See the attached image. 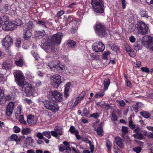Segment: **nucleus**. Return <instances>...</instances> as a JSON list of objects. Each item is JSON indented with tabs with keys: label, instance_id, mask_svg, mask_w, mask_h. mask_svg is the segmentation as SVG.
Returning a JSON list of instances; mask_svg holds the SVG:
<instances>
[{
	"label": "nucleus",
	"instance_id": "obj_56",
	"mask_svg": "<svg viewBox=\"0 0 153 153\" xmlns=\"http://www.w3.org/2000/svg\"><path fill=\"white\" fill-rule=\"evenodd\" d=\"M43 136L44 135L43 134V132L42 133L38 132L37 133L36 136L39 139H42L44 138Z\"/></svg>",
	"mask_w": 153,
	"mask_h": 153
},
{
	"label": "nucleus",
	"instance_id": "obj_54",
	"mask_svg": "<svg viewBox=\"0 0 153 153\" xmlns=\"http://www.w3.org/2000/svg\"><path fill=\"white\" fill-rule=\"evenodd\" d=\"M37 33L39 34L40 35L43 36L45 35V33L44 30H42L41 31H36Z\"/></svg>",
	"mask_w": 153,
	"mask_h": 153
},
{
	"label": "nucleus",
	"instance_id": "obj_19",
	"mask_svg": "<svg viewBox=\"0 0 153 153\" xmlns=\"http://www.w3.org/2000/svg\"><path fill=\"white\" fill-rule=\"evenodd\" d=\"M71 85L70 82H68L65 85L64 90V97L67 98L68 96V92Z\"/></svg>",
	"mask_w": 153,
	"mask_h": 153
},
{
	"label": "nucleus",
	"instance_id": "obj_22",
	"mask_svg": "<svg viewBox=\"0 0 153 153\" xmlns=\"http://www.w3.org/2000/svg\"><path fill=\"white\" fill-rule=\"evenodd\" d=\"M128 120H129L128 125L130 128L132 129H135L136 128V125L133 123L132 120V117L131 116L128 118Z\"/></svg>",
	"mask_w": 153,
	"mask_h": 153
},
{
	"label": "nucleus",
	"instance_id": "obj_45",
	"mask_svg": "<svg viewBox=\"0 0 153 153\" xmlns=\"http://www.w3.org/2000/svg\"><path fill=\"white\" fill-rule=\"evenodd\" d=\"M145 135L149 138H153V133L146 132Z\"/></svg>",
	"mask_w": 153,
	"mask_h": 153
},
{
	"label": "nucleus",
	"instance_id": "obj_46",
	"mask_svg": "<svg viewBox=\"0 0 153 153\" xmlns=\"http://www.w3.org/2000/svg\"><path fill=\"white\" fill-rule=\"evenodd\" d=\"M124 46L126 51L128 53L132 50L131 47L127 44H125Z\"/></svg>",
	"mask_w": 153,
	"mask_h": 153
},
{
	"label": "nucleus",
	"instance_id": "obj_55",
	"mask_svg": "<svg viewBox=\"0 0 153 153\" xmlns=\"http://www.w3.org/2000/svg\"><path fill=\"white\" fill-rule=\"evenodd\" d=\"M132 108L134 109V111L136 113H137L138 111V108L136 104H133L132 105Z\"/></svg>",
	"mask_w": 153,
	"mask_h": 153
},
{
	"label": "nucleus",
	"instance_id": "obj_47",
	"mask_svg": "<svg viewBox=\"0 0 153 153\" xmlns=\"http://www.w3.org/2000/svg\"><path fill=\"white\" fill-rule=\"evenodd\" d=\"M82 140L85 142V143H88L89 144H91V142L90 140H88V138L86 137H83L82 138Z\"/></svg>",
	"mask_w": 153,
	"mask_h": 153
},
{
	"label": "nucleus",
	"instance_id": "obj_38",
	"mask_svg": "<svg viewBox=\"0 0 153 153\" xmlns=\"http://www.w3.org/2000/svg\"><path fill=\"white\" fill-rule=\"evenodd\" d=\"M54 131L56 132L57 135H61L62 134V131L61 129H59L57 127L54 128Z\"/></svg>",
	"mask_w": 153,
	"mask_h": 153
},
{
	"label": "nucleus",
	"instance_id": "obj_60",
	"mask_svg": "<svg viewBox=\"0 0 153 153\" xmlns=\"http://www.w3.org/2000/svg\"><path fill=\"white\" fill-rule=\"evenodd\" d=\"M22 111V109L20 107H17V110L16 113V115L18 116V114H20L21 113V112Z\"/></svg>",
	"mask_w": 153,
	"mask_h": 153
},
{
	"label": "nucleus",
	"instance_id": "obj_2",
	"mask_svg": "<svg viewBox=\"0 0 153 153\" xmlns=\"http://www.w3.org/2000/svg\"><path fill=\"white\" fill-rule=\"evenodd\" d=\"M15 77V80L18 85L21 87H22V89L25 88L24 90L25 93L30 94L32 95H34L36 91L35 88L29 85L25 86L24 84L25 77L22 72L19 71L16 73Z\"/></svg>",
	"mask_w": 153,
	"mask_h": 153
},
{
	"label": "nucleus",
	"instance_id": "obj_23",
	"mask_svg": "<svg viewBox=\"0 0 153 153\" xmlns=\"http://www.w3.org/2000/svg\"><path fill=\"white\" fill-rule=\"evenodd\" d=\"M6 100H13L16 98L15 93H13L4 96Z\"/></svg>",
	"mask_w": 153,
	"mask_h": 153
},
{
	"label": "nucleus",
	"instance_id": "obj_5",
	"mask_svg": "<svg viewBox=\"0 0 153 153\" xmlns=\"http://www.w3.org/2000/svg\"><path fill=\"white\" fill-rule=\"evenodd\" d=\"M136 27L138 33L143 35L147 34L149 27L145 23L141 21H140L137 23Z\"/></svg>",
	"mask_w": 153,
	"mask_h": 153
},
{
	"label": "nucleus",
	"instance_id": "obj_26",
	"mask_svg": "<svg viewBox=\"0 0 153 153\" xmlns=\"http://www.w3.org/2000/svg\"><path fill=\"white\" fill-rule=\"evenodd\" d=\"M121 131H122V135L123 137L125 134L128 132V128L127 127L123 126H122Z\"/></svg>",
	"mask_w": 153,
	"mask_h": 153
},
{
	"label": "nucleus",
	"instance_id": "obj_62",
	"mask_svg": "<svg viewBox=\"0 0 153 153\" xmlns=\"http://www.w3.org/2000/svg\"><path fill=\"white\" fill-rule=\"evenodd\" d=\"M90 149V152L91 153H93L94 151V146L93 145L91 144H91H89Z\"/></svg>",
	"mask_w": 153,
	"mask_h": 153
},
{
	"label": "nucleus",
	"instance_id": "obj_31",
	"mask_svg": "<svg viewBox=\"0 0 153 153\" xmlns=\"http://www.w3.org/2000/svg\"><path fill=\"white\" fill-rule=\"evenodd\" d=\"M23 61L22 59H19L15 61V64L18 66L22 67L23 66Z\"/></svg>",
	"mask_w": 153,
	"mask_h": 153
},
{
	"label": "nucleus",
	"instance_id": "obj_63",
	"mask_svg": "<svg viewBox=\"0 0 153 153\" xmlns=\"http://www.w3.org/2000/svg\"><path fill=\"white\" fill-rule=\"evenodd\" d=\"M27 25L28 26V28L29 30L33 27V22H32L30 21L27 23Z\"/></svg>",
	"mask_w": 153,
	"mask_h": 153
},
{
	"label": "nucleus",
	"instance_id": "obj_13",
	"mask_svg": "<svg viewBox=\"0 0 153 153\" xmlns=\"http://www.w3.org/2000/svg\"><path fill=\"white\" fill-rule=\"evenodd\" d=\"M15 103L12 102H10L7 106L6 109V114L8 116H10L12 114L14 109Z\"/></svg>",
	"mask_w": 153,
	"mask_h": 153
},
{
	"label": "nucleus",
	"instance_id": "obj_43",
	"mask_svg": "<svg viewBox=\"0 0 153 153\" xmlns=\"http://www.w3.org/2000/svg\"><path fill=\"white\" fill-rule=\"evenodd\" d=\"M106 145L107 147L108 148V149L109 150H110L112 146V143L109 140H107Z\"/></svg>",
	"mask_w": 153,
	"mask_h": 153
},
{
	"label": "nucleus",
	"instance_id": "obj_29",
	"mask_svg": "<svg viewBox=\"0 0 153 153\" xmlns=\"http://www.w3.org/2000/svg\"><path fill=\"white\" fill-rule=\"evenodd\" d=\"M96 131L97 132V134L100 136H102L103 135V129L100 127L97 128V129H95Z\"/></svg>",
	"mask_w": 153,
	"mask_h": 153
},
{
	"label": "nucleus",
	"instance_id": "obj_1",
	"mask_svg": "<svg viewBox=\"0 0 153 153\" xmlns=\"http://www.w3.org/2000/svg\"><path fill=\"white\" fill-rule=\"evenodd\" d=\"M62 37V34L60 33H57L51 36L48 37L47 40V45L46 46L47 49L54 53L56 50L54 45L60 44Z\"/></svg>",
	"mask_w": 153,
	"mask_h": 153
},
{
	"label": "nucleus",
	"instance_id": "obj_28",
	"mask_svg": "<svg viewBox=\"0 0 153 153\" xmlns=\"http://www.w3.org/2000/svg\"><path fill=\"white\" fill-rule=\"evenodd\" d=\"M2 67L3 68L7 70L10 68L11 67V65L8 63L4 62L2 64Z\"/></svg>",
	"mask_w": 153,
	"mask_h": 153
},
{
	"label": "nucleus",
	"instance_id": "obj_16",
	"mask_svg": "<svg viewBox=\"0 0 153 153\" xmlns=\"http://www.w3.org/2000/svg\"><path fill=\"white\" fill-rule=\"evenodd\" d=\"M69 131L70 132L71 134H74L76 137V139L78 140L81 139V137L79 135V132L77 130H76L74 127L73 126L70 127Z\"/></svg>",
	"mask_w": 153,
	"mask_h": 153
},
{
	"label": "nucleus",
	"instance_id": "obj_30",
	"mask_svg": "<svg viewBox=\"0 0 153 153\" xmlns=\"http://www.w3.org/2000/svg\"><path fill=\"white\" fill-rule=\"evenodd\" d=\"M140 14L142 17H145L147 18H149V16L147 14V11L145 10H142L140 13Z\"/></svg>",
	"mask_w": 153,
	"mask_h": 153
},
{
	"label": "nucleus",
	"instance_id": "obj_51",
	"mask_svg": "<svg viewBox=\"0 0 153 153\" xmlns=\"http://www.w3.org/2000/svg\"><path fill=\"white\" fill-rule=\"evenodd\" d=\"M130 56L132 57H134L135 56L136 54L133 49H132L128 52Z\"/></svg>",
	"mask_w": 153,
	"mask_h": 153
},
{
	"label": "nucleus",
	"instance_id": "obj_10",
	"mask_svg": "<svg viewBox=\"0 0 153 153\" xmlns=\"http://www.w3.org/2000/svg\"><path fill=\"white\" fill-rule=\"evenodd\" d=\"M92 47L93 50L96 52H102L105 48L104 45L100 42L94 43Z\"/></svg>",
	"mask_w": 153,
	"mask_h": 153
},
{
	"label": "nucleus",
	"instance_id": "obj_61",
	"mask_svg": "<svg viewBox=\"0 0 153 153\" xmlns=\"http://www.w3.org/2000/svg\"><path fill=\"white\" fill-rule=\"evenodd\" d=\"M90 117H94V118L96 119L99 117V115L97 113H94L92 114H91L90 115Z\"/></svg>",
	"mask_w": 153,
	"mask_h": 153
},
{
	"label": "nucleus",
	"instance_id": "obj_24",
	"mask_svg": "<svg viewBox=\"0 0 153 153\" xmlns=\"http://www.w3.org/2000/svg\"><path fill=\"white\" fill-rule=\"evenodd\" d=\"M110 84V79H105L103 82L104 88L105 90H107Z\"/></svg>",
	"mask_w": 153,
	"mask_h": 153
},
{
	"label": "nucleus",
	"instance_id": "obj_50",
	"mask_svg": "<svg viewBox=\"0 0 153 153\" xmlns=\"http://www.w3.org/2000/svg\"><path fill=\"white\" fill-rule=\"evenodd\" d=\"M13 130L14 132L16 133H19L20 132V129L17 126H15L13 127Z\"/></svg>",
	"mask_w": 153,
	"mask_h": 153
},
{
	"label": "nucleus",
	"instance_id": "obj_12",
	"mask_svg": "<svg viewBox=\"0 0 153 153\" xmlns=\"http://www.w3.org/2000/svg\"><path fill=\"white\" fill-rule=\"evenodd\" d=\"M144 40L146 39V47L147 48L153 51V37L151 36H145L143 38Z\"/></svg>",
	"mask_w": 153,
	"mask_h": 153
},
{
	"label": "nucleus",
	"instance_id": "obj_39",
	"mask_svg": "<svg viewBox=\"0 0 153 153\" xmlns=\"http://www.w3.org/2000/svg\"><path fill=\"white\" fill-rule=\"evenodd\" d=\"M111 120L114 121H115L117 120V117L115 114L114 113H112L111 115Z\"/></svg>",
	"mask_w": 153,
	"mask_h": 153
},
{
	"label": "nucleus",
	"instance_id": "obj_8",
	"mask_svg": "<svg viewBox=\"0 0 153 153\" xmlns=\"http://www.w3.org/2000/svg\"><path fill=\"white\" fill-rule=\"evenodd\" d=\"M96 33L100 37H102L106 34L104 26L101 24H99L96 25Z\"/></svg>",
	"mask_w": 153,
	"mask_h": 153
},
{
	"label": "nucleus",
	"instance_id": "obj_21",
	"mask_svg": "<svg viewBox=\"0 0 153 153\" xmlns=\"http://www.w3.org/2000/svg\"><path fill=\"white\" fill-rule=\"evenodd\" d=\"M67 45L68 47L69 48H72L76 46V42L74 41L69 40L67 41Z\"/></svg>",
	"mask_w": 153,
	"mask_h": 153
},
{
	"label": "nucleus",
	"instance_id": "obj_18",
	"mask_svg": "<svg viewBox=\"0 0 153 153\" xmlns=\"http://www.w3.org/2000/svg\"><path fill=\"white\" fill-rule=\"evenodd\" d=\"M23 38L25 40H28L30 38L32 35V33L30 30H24L23 31Z\"/></svg>",
	"mask_w": 153,
	"mask_h": 153
},
{
	"label": "nucleus",
	"instance_id": "obj_44",
	"mask_svg": "<svg viewBox=\"0 0 153 153\" xmlns=\"http://www.w3.org/2000/svg\"><path fill=\"white\" fill-rule=\"evenodd\" d=\"M111 49L112 50L115 51L117 52H118L119 51V48L116 45H114L112 46Z\"/></svg>",
	"mask_w": 153,
	"mask_h": 153
},
{
	"label": "nucleus",
	"instance_id": "obj_34",
	"mask_svg": "<svg viewBox=\"0 0 153 153\" xmlns=\"http://www.w3.org/2000/svg\"><path fill=\"white\" fill-rule=\"evenodd\" d=\"M19 121L21 123L25 125L26 124V123L25 121L24 120V116L23 115L19 116Z\"/></svg>",
	"mask_w": 153,
	"mask_h": 153
},
{
	"label": "nucleus",
	"instance_id": "obj_57",
	"mask_svg": "<svg viewBox=\"0 0 153 153\" xmlns=\"http://www.w3.org/2000/svg\"><path fill=\"white\" fill-rule=\"evenodd\" d=\"M68 147V146H61L59 148V150L61 152H63L64 150L65 151L66 150V148H67V147Z\"/></svg>",
	"mask_w": 153,
	"mask_h": 153
},
{
	"label": "nucleus",
	"instance_id": "obj_15",
	"mask_svg": "<svg viewBox=\"0 0 153 153\" xmlns=\"http://www.w3.org/2000/svg\"><path fill=\"white\" fill-rule=\"evenodd\" d=\"M27 121L29 126H34L36 123V120L34 116L30 114L27 117Z\"/></svg>",
	"mask_w": 153,
	"mask_h": 153
},
{
	"label": "nucleus",
	"instance_id": "obj_37",
	"mask_svg": "<svg viewBox=\"0 0 153 153\" xmlns=\"http://www.w3.org/2000/svg\"><path fill=\"white\" fill-rule=\"evenodd\" d=\"M27 144L31 145L33 142V140L31 137H27L26 139Z\"/></svg>",
	"mask_w": 153,
	"mask_h": 153
},
{
	"label": "nucleus",
	"instance_id": "obj_11",
	"mask_svg": "<svg viewBox=\"0 0 153 153\" xmlns=\"http://www.w3.org/2000/svg\"><path fill=\"white\" fill-rule=\"evenodd\" d=\"M2 29L5 30H13L15 29V25L10 21H5L2 25Z\"/></svg>",
	"mask_w": 153,
	"mask_h": 153
},
{
	"label": "nucleus",
	"instance_id": "obj_17",
	"mask_svg": "<svg viewBox=\"0 0 153 153\" xmlns=\"http://www.w3.org/2000/svg\"><path fill=\"white\" fill-rule=\"evenodd\" d=\"M115 139L117 144L120 148L123 149L124 145L122 139L119 137H115Z\"/></svg>",
	"mask_w": 153,
	"mask_h": 153
},
{
	"label": "nucleus",
	"instance_id": "obj_3",
	"mask_svg": "<svg viewBox=\"0 0 153 153\" xmlns=\"http://www.w3.org/2000/svg\"><path fill=\"white\" fill-rule=\"evenodd\" d=\"M48 100H45L43 101L44 106L47 109L51 110L53 112L57 111L59 109V107L58 105L55 102L53 101L48 96Z\"/></svg>",
	"mask_w": 153,
	"mask_h": 153
},
{
	"label": "nucleus",
	"instance_id": "obj_20",
	"mask_svg": "<svg viewBox=\"0 0 153 153\" xmlns=\"http://www.w3.org/2000/svg\"><path fill=\"white\" fill-rule=\"evenodd\" d=\"M9 140L10 141H16V143H17L21 140V138L20 137L18 138V136L16 134H13L10 137Z\"/></svg>",
	"mask_w": 153,
	"mask_h": 153
},
{
	"label": "nucleus",
	"instance_id": "obj_64",
	"mask_svg": "<svg viewBox=\"0 0 153 153\" xmlns=\"http://www.w3.org/2000/svg\"><path fill=\"white\" fill-rule=\"evenodd\" d=\"M118 102L121 106L123 107L125 105V103L123 100L119 101Z\"/></svg>",
	"mask_w": 153,
	"mask_h": 153
},
{
	"label": "nucleus",
	"instance_id": "obj_40",
	"mask_svg": "<svg viewBox=\"0 0 153 153\" xmlns=\"http://www.w3.org/2000/svg\"><path fill=\"white\" fill-rule=\"evenodd\" d=\"M22 24V21L19 19H17L16 20V22L14 23V24L15 25V28L16 26H19L20 25Z\"/></svg>",
	"mask_w": 153,
	"mask_h": 153
},
{
	"label": "nucleus",
	"instance_id": "obj_33",
	"mask_svg": "<svg viewBox=\"0 0 153 153\" xmlns=\"http://www.w3.org/2000/svg\"><path fill=\"white\" fill-rule=\"evenodd\" d=\"M30 132V129L28 128H24L22 130V133L23 135L27 134Z\"/></svg>",
	"mask_w": 153,
	"mask_h": 153
},
{
	"label": "nucleus",
	"instance_id": "obj_6",
	"mask_svg": "<svg viewBox=\"0 0 153 153\" xmlns=\"http://www.w3.org/2000/svg\"><path fill=\"white\" fill-rule=\"evenodd\" d=\"M48 96L56 102H60L62 100V94L56 90L50 92Z\"/></svg>",
	"mask_w": 153,
	"mask_h": 153
},
{
	"label": "nucleus",
	"instance_id": "obj_14",
	"mask_svg": "<svg viewBox=\"0 0 153 153\" xmlns=\"http://www.w3.org/2000/svg\"><path fill=\"white\" fill-rule=\"evenodd\" d=\"M12 39L9 36H7L4 39L2 45L5 48H7L13 44Z\"/></svg>",
	"mask_w": 153,
	"mask_h": 153
},
{
	"label": "nucleus",
	"instance_id": "obj_52",
	"mask_svg": "<svg viewBox=\"0 0 153 153\" xmlns=\"http://www.w3.org/2000/svg\"><path fill=\"white\" fill-rule=\"evenodd\" d=\"M83 114L85 116H87L89 114V111L86 108H84L83 110Z\"/></svg>",
	"mask_w": 153,
	"mask_h": 153
},
{
	"label": "nucleus",
	"instance_id": "obj_9",
	"mask_svg": "<svg viewBox=\"0 0 153 153\" xmlns=\"http://www.w3.org/2000/svg\"><path fill=\"white\" fill-rule=\"evenodd\" d=\"M56 61L50 62L48 63V66L49 67L51 71H56L58 72H62L63 69L62 67L59 66V65H56L55 64Z\"/></svg>",
	"mask_w": 153,
	"mask_h": 153
},
{
	"label": "nucleus",
	"instance_id": "obj_41",
	"mask_svg": "<svg viewBox=\"0 0 153 153\" xmlns=\"http://www.w3.org/2000/svg\"><path fill=\"white\" fill-rule=\"evenodd\" d=\"M133 150L134 152H135L136 153H139L141 151L142 149L140 147H136L134 148Z\"/></svg>",
	"mask_w": 153,
	"mask_h": 153
},
{
	"label": "nucleus",
	"instance_id": "obj_35",
	"mask_svg": "<svg viewBox=\"0 0 153 153\" xmlns=\"http://www.w3.org/2000/svg\"><path fill=\"white\" fill-rule=\"evenodd\" d=\"M43 134L44 136H45L48 139L51 138V132L50 131H44L43 132Z\"/></svg>",
	"mask_w": 153,
	"mask_h": 153
},
{
	"label": "nucleus",
	"instance_id": "obj_42",
	"mask_svg": "<svg viewBox=\"0 0 153 153\" xmlns=\"http://www.w3.org/2000/svg\"><path fill=\"white\" fill-rule=\"evenodd\" d=\"M65 13V12L63 10H60L56 14V16L57 17H59L62 16Z\"/></svg>",
	"mask_w": 153,
	"mask_h": 153
},
{
	"label": "nucleus",
	"instance_id": "obj_59",
	"mask_svg": "<svg viewBox=\"0 0 153 153\" xmlns=\"http://www.w3.org/2000/svg\"><path fill=\"white\" fill-rule=\"evenodd\" d=\"M110 53L108 51H107L103 55V58L104 59H107V56Z\"/></svg>",
	"mask_w": 153,
	"mask_h": 153
},
{
	"label": "nucleus",
	"instance_id": "obj_49",
	"mask_svg": "<svg viewBox=\"0 0 153 153\" xmlns=\"http://www.w3.org/2000/svg\"><path fill=\"white\" fill-rule=\"evenodd\" d=\"M4 91L0 88V101L3 98L4 96Z\"/></svg>",
	"mask_w": 153,
	"mask_h": 153
},
{
	"label": "nucleus",
	"instance_id": "obj_53",
	"mask_svg": "<svg viewBox=\"0 0 153 153\" xmlns=\"http://www.w3.org/2000/svg\"><path fill=\"white\" fill-rule=\"evenodd\" d=\"M32 54L34 58L36 60H38L39 58V55L36 52H34L32 53Z\"/></svg>",
	"mask_w": 153,
	"mask_h": 153
},
{
	"label": "nucleus",
	"instance_id": "obj_32",
	"mask_svg": "<svg viewBox=\"0 0 153 153\" xmlns=\"http://www.w3.org/2000/svg\"><path fill=\"white\" fill-rule=\"evenodd\" d=\"M105 93L103 91H101L100 92L96 94L95 97L96 98H99L102 97L104 95Z\"/></svg>",
	"mask_w": 153,
	"mask_h": 153
},
{
	"label": "nucleus",
	"instance_id": "obj_36",
	"mask_svg": "<svg viewBox=\"0 0 153 153\" xmlns=\"http://www.w3.org/2000/svg\"><path fill=\"white\" fill-rule=\"evenodd\" d=\"M37 24L39 25L42 26L45 28H47L46 25L47 22H43L41 21H38Z\"/></svg>",
	"mask_w": 153,
	"mask_h": 153
},
{
	"label": "nucleus",
	"instance_id": "obj_25",
	"mask_svg": "<svg viewBox=\"0 0 153 153\" xmlns=\"http://www.w3.org/2000/svg\"><path fill=\"white\" fill-rule=\"evenodd\" d=\"M133 136L135 139L139 140H142L143 138V135L139 133H136L133 135Z\"/></svg>",
	"mask_w": 153,
	"mask_h": 153
},
{
	"label": "nucleus",
	"instance_id": "obj_48",
	"mask_svg": "<svg viewBox=\"0 0 153 153\" xmlns=\"http://www.w3.org/2000/svg\"><path fill=\"white\" fill-rule=\"evenodd\" d=\"M141 70L144 72L149 73V70L147 67H142L141 68Z\"/></svg>",
	"mask_w": 153,
	"mask_h": 153
},
{
	"label": "nucleus",
	"instance_id": "obj_27",
	"mask_svg": "<svg viewBox=\"0 0 153 153\" xmlns=\"http://www.w3.org/2000/svg\"><path fill=\"white\" fill-rule=\"evenodd\" d=\"M140 114L143 117L145 118H148L150 117V114L147 111H141L140 112Z\"/></svg>",
	"mask_w": 153,
	"mask_h": 153
},
{
	"label": "nucleus",
	"instance_id": "obj_58",
	"mask_svg": "<svg viewBox=\"0 0 153 153\" xmlns=\"http://www.w3.org/2000/svg\"><path fill=\"white\" fill-rule=\"evenodd\" d=\"M134 48L136 51H138L141 48V47L137 44H135L134 46Z\"/></svg>",
	"mask_w": 153,
	"mask_h": 153
},
{
	"label": "nucleus",
	"instance_id": "obj_7",
	"mask_svg": "<svg viewBox=\"0 0 153 153\" xmlns=\"http://www.w3.org/2000/svg\"><path fill=\"white\" fill-rule=\"evenodd\" d=\"M61 78V76L58 75H54L51 76V84L54 88H57L62 83Z\"/></svg>",
	"mask_w": 153,
	"mask_h": 153
},
{
	"label": "nucleus",
	"instance_id": "obj_4",
	"mask_svg": "<svg viewBox=\"0 0 153 153\" xmlns=\"http://www.w3.org/2000/svg\"><path fill=\"white\" fill-rule=\"evenodd\" d=\"M102 0H91V4L96 12L101 13L104 12V6Z\"/></svg>",
	"mask_w": 153,
	"mask_h": 153
}]
</instances>
